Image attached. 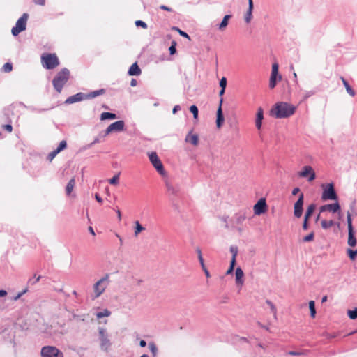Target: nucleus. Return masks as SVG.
<instances>
[{"label": "nucleus", "mask_w": 357, "mask_h": 357, "mask_svg": "<svg viewBox=\"0 0 357 357\" xmlns=\"http://www.w3.org/2000/svg\"><path fill=\"white\" fill-rule=\"evenodd\" d=\"M170 55H174L176 52V42L175 40L172 41L171 45L169 47Z\"/></svg>", "instance_id": "c03bdc74"}, {"label": "nucleus", "mask_w": 357, "mask_h": 357, "mask_svg": "<svg viewBox=\"0 0 357 357\" xmlns=\"http://www.w3.org/2000/svg\"><path fill=\"white\" fill-rule=\"evenodd\" d=\"M347 315L351 319H356L357 318V307H355L353 310H348Z\"/></svg>", "instance_id": "a19ab883"}, {"label": "nucleus", "mask_w": 357, "mask_h": 357, "mask_svg": "<svg viewBox=\"0 0 357 357\" xmlns=\"http://www.w3.org/2000/svg\"><path fill=\"white\" fill-rule=\"evenodd\" d=\"M135 24L137 27H141L142 29H147L148 27L147 24L145 22L140 20H136L135 22Z\"/></svg>", "instance_id": "09e8293b"}, {"label": "nucleus", "mask_w": 357, "mask_h": 357, "mask_svg": "<svg viewBox=\"0 0 357 357\" xmlns=\"http://www.w3.org/2000/svg\"><path fill=\"white\" fill-rule=\"evenodd\" d=\"M167 190L173 194V195H176L177 194V190L173 187L172 185H169V184H167Z\"/></svg>", "instance_id": "13d9d810"}, {"label": "nucleus", "mask_w": 357, "mask_h": 357, "mask_svg": "<svg viewBox=\"0 0 357 357\" xmlns=\"http://www.w3.org/2000/svg\"><path fill=\"white\" fill-rule=\"evenodd\" d=\"M268 206L265 198H260L254 205V213L256 215H260L265 213L267 211Z\"/></svg>", "instance_id": "4468645a"}, {"label": "nucleus", "mask_w": 357, "mask_h": 357, "mask_svg": "<svg viewBox=\"0 0 357 357\" xmlns=\"http://www.w3.org/2000/svg\"><path fill=\"white\" fill-rule=\"evenodd\" d=\"M106 93V90L105 89H100L98 90L90 91L88 93H85L86 100H90L95 98L99 96L104 95Z\"/></svg>", "instance_id": "5701e85b"}, {"label": "nucleus", "mask_w": 357, "mask_h": 357, "mask_svg": "<svg viewBox=\"0 0 357 357\" xmlns=\"http://www.w3.org/2000/svg\"><path fill=\"white\" fill-rule=\"evenodd\" d=\"M86 100L85 93L79 92L75 95L69 96L64 102L65 104L70 105Z\"/></svg>", "instance_id": "dca6fc26"}, {"label": "nucleus", "mask_w": 357, "mask_h": 357, "mask_svg": "<svg viewBox=\"0 0 357 357\" xmlns=\"http://www.w3.org/2000/svg\"><path fill=\"white\" fill-rule=\"evenodd\" d=\"M341 80L342 81V83L346 89L347 92L351 96H354L355 91L349 85V82L343 77H341Z\"/></svg>", "instance_id": "c756f323"}, {"label": "nucleus", "mask_w": 357, "mask_h": 357, "mask_svg": "<svg viewBox=\"0 0 357 357\" xmlns=\"http://www.w3.org/2000/svg\"><path fill=\"white\" fill-rule=\"evenodd\" d=\"M98 336L100 340V348L102 351L107 352L111 346L112 342L109 337V335L106 331L102 327L98 328Z\"/></svg>", "instance_id": "423d86ee"}, {"label": "nucleus", "mask_w": 357, "mask_h": 357, "mask_svg": "<svg viewBox=\"0 0 357 357\" xmlns=\"http://www.w3.org/2000/svg\"><path fill=\"white\" fill-rule=\"evenodd\" d=\"M189 110L192 114L193 118L197 119L199 114L198 107L195 105H192L190 107Z\"/></svg>", "instance_id": "58836bf2"}, {"label": "nucleus", "mask_w": 357, "mask_h": 357, "mask_svg": "<svg viewBox=\"0 0 357 357\" xmlns=\"http://www.w3.org/2000/svg\"><path fill=\"white\" fill-rule=\"evenodd\" d=\"M100 119L101 121L113 120L117 119V116L115 113L104 112L100 114Z\"/></svg>", "instance_id": "bb28decb"}, {"label": "nucleus", "mask_w": 357, "mask_h": 357, "mask_svg": "<svg viewBox=\"0 0 357 357\" xmlns=\"http://www.w3.org/2000/svg\"><path fill=\"white\" fill-rule=\"evenodd\" d=\"M225 121V117L222 112V107L220 106H218V108L217 109L216 113V126L218 128H220Z\"/></svg>", "instance_id": "412c9836"}, {"label": "nucleus", "mask_w": 357, "mask_h": 357, "mask_svg": "<svg viewBox=\"0 0 357 357\" xmlns=\"http://www.w3.org/2000/svg\"><path fill=\"white\" fill-rule=\"evenodd\" d=\"M335 222L333 220H323L321 222V227L324 229H328L332 226L335 225Z\"/></svg>", "instance_id": "f704fd0d"}, {"label": "nucleus", "mask_w": 357, "mask_h": 357, "mask_svg": "<svg viewBox=\"0 0 357 357\" xmlns=\"http://www.w3.org/2000/svg\"><path fill=\"white\" fill-rule=\"evenodd\" d=\"M29 18L28 13H24L16 22L15 25L11 29V33L13 36H18L21 32L26 29V23Z\"/></svg>", "instance_id": "0eeeda50"}, {"label": "nucleus", "mask_w": 357, "mask_h": 357, "mask_svg": "<svg viewBox=\"0 0 357 357\" xmlns=\"http://www.w3.org/2000/svg\"><path fill=\"white\" fill-rule=\"evenodd\" d=\"M314 238V233L313 231L310 232L309 234L306 235L303 237V242H310L312 241Z\"/></svg>", "instance_id": "de8ad7c7"}, {"label": "nucleus", "mask_w": 357, "mask_h": 357, "mask_svg": "<svg viewBox=\"0 0 357 357\" xmlns=\"http://www.w3.org/2000/svg\"><path fill=\"white\" fill-rule=\"evenodd\" d=\"M41 357H64L63 353L55 346H43L40 350Z\"/></svg>", "instance_id": "1a4fd4ad"}, {"label": "nucleus", "mask_w": 357, "mask_h": 357, "mask_svg": "<svg viewBox=\"0 0 357 357\" xmlns=\"http://www.w3.org/2000/svg\"><path fill=\"white\" fill-rule=\"evenodd\" d=\"M70 70L66 68H62L56 73L52 80L54 89L58 92L61 93L66 83L69 80Z\"/></svg>", "instance_id": "f03ea898"}, {"label": "nucleus", "mask_w": 357, "mask_h": 357, "mask_svg": "<svg viewBox=\"0 0 357 357\" xmlns=\"http://www.w3.org/2000/svg\"><path fill=\"white\" fill-rule=\"evenodd\" d=\"M135 236H137L139 233L145 230V227H143L138 220L135 222Z\"/></svg>", "instance_id": "473e14b6"}, {"label": "nucleus", "mask_w": 357, "mask_h": 357, "mask_svg": "<svg viewBox=\"0 0 357 357\" xmlns=\"http://www.w3.org/2000/svg\"><path fill=\"white\" fill-rule=\"evenodd\" d=\"M67 142L66 140H62L61 142H60V143L59 144L58 146L55 150L58 153H59L61 151L66 149L67 148Z\"/></svg>", "instance_id": "4c0bfd02"}, {"label": "nucleus", "mask_w": 357, "mask_h": 357, "mask_svg": "<svg viewBox=\"0 0 357 357\" xmlns=\"http://www.w3.org/2000/svg\"><path fill=\"white\" fill-rule=\"evenodd\" d=\"M253 8H254V3H248V9L245 15V22L246 23H250L252 20Z\"/></svg>", "instance_id": "cd10ccee"}, {"label": "nucleus", "mask_w": 357, "mask_h": 357, "mask_svg": "<svg viewBox=\"0 0 357 357\" xmlns=\"http://www.w3.org/2000/svg\"><path fill=\"white\" fill-rule=\"evenodd\" d=\"M335 202L332 204H324L319 208V212L323 213L326 211H331L333 213H340L341 207L338 200H334Z\"/></svg>", "instance_id": "2eb2a0df"}, {"label": "nucleus", "mask_w": 357, "mask_h": 357, "mask_svg": "<svg viewBox=\"0 0 357 357\" xmlns=\"http://www.w3.org/2000/svg\"><path fill=\"white\" fill-rule=\"evenodd\" d=\"M264 119V109L262 107H259L256 114L255 126L257 130H260L262 128V121Z\"/></svg>", "instance_id": "a211bd4d"}, {"label": "nucleus", "mask_w": 357, "mask_h": 357, "mask_svg": "<svg viewBox=\"0 0 357 357\" xmlns=\"http://www.w3.org/2000/svg\"><path fill=\"white\" fill-rule=\"evenodd\" d=\"M149 159L151 162L153 167L156 169V171L162 176L165 174V170L164 169V166L159 158L158 154L155 151H152L148 153Z\"/></svg>", "instance_id": "9d476101"}, {"label": "nucleus", "mask_w": 357, "mask_h": 357, "mask_svg": "<svg viewBox=\"0 0 357 357\" xmlns=\"http://www.w3.org/2000/svg\"><path fill=\"white\" fill-rule=\"evenodd\" d=\"M3 128L8 132H11L13 131V126L10 123L3 125Z\"/></svg>", "instance_id": "bf43d9fd"}, {"label": "nucleus", "mask_w": 357, "mask_h": 357, "mask_svg": "<svg viewBox=\"0 0 357 357\" xmlns=\"http://www.w3.org/2000/svg\"><path fill=\"white\" fill-rule=\"evenodd\" d=\"M109 126L113 132H119L125 130V122L123 120H119L112 123Z\"/></svg>", "instance_id": "f3484780"}, {"label": "nucleus", "mask_w": 357, "mask_h": 357, "mask_svg": "<svg viewBox=\"0 0 357 357\" xmlns=\"http://www.w3.org/2000/svg\"><path fill=\"white\" fill-rule=\"evenodd\" d=\"M172 29L178 31L182 37L190 39L189 35L185 31L181 30L178 27L173 26Z\"/></svg>", "instance_id": "49530a36"}, {"label": "nucleus", "mask_w": 357, "mask_h": 357, "mask_svg": "<svg viewBox=\"0 0 357 357\" xmlns=\"http://www.w3.org/2000/svg\"><path fill=\"white\" fill-rule=\"evenodd\" d=\"M43 67L47 70H52L59 65V60L56 54L47 53L41 56Z\"/></svg>", "instance_id": "20e7f679"}, {"label": "nucleus", "mask_w": 357, "mask_h": 357, "mask_svg": "<svg viewBox=\"0 0 357 357\" xmlns=\"http://www.w3.org/2000/svg\"><path fill=\"white\" fill-rule=\"evenodd\" d=\"M57 154H59V153H58L56 151V150L54 149V151H52V152H50V153L48 154V155H47V159L48 160H50V161H52V160L56 157V155Z\"/></svg>", "instance_id": "4d7b16f0"}, {"label": "nucleus", "mask_w": 357, "mask_h": 357, "mask_svg": "<svg viewBox=\"0 0 357 357\" xmlns=\"http://www.w3.org/2000/svg\"><path fill=\"white\" fill-rule=\"evenodd\" d=\"M113 132L112 131V129L109 126H108L103 132H100V136H101L102 137H106L107 135H109L110 133Z\"/></svg>", "instance_id": "5fc2aeb1"}, {"label": "nucleus", "mask_w": 357, "mask_h": 357, "mask_svg": "<svg viewBox=\"0 0 357 357\" xmlns=\"http://www.w3.org/2000/svg\"><path fill=\"white\" fill-rule=\"evenodd\" d=\"M232 17L231 15H225L221 22L218 24V29L220 31H224L229 24V20Z\"/></svg>", "instance_id": "a878e982"}, {"label": "nucleus", "mask_w": 357, "mask_h": 357, "mask_svg": "<svg viewBox=\"0 0 357 357\" xmlns=\"http://www.w3.org/2000/svg\"><path fill=\"white\" fill-rule=\"evenodd\" d=\"M309 309L310 310H316L315 309V302L314 301H309Z\"/></svg>", "instance_id": "e2e57ef3"}, {"label": "nucleus", "mask_w": 357, "mask_h": 357, "mask_svg": "<svg viewBox=\"0 0 357 357\" xmlns=\"http://www.w3.org/2000/svg\"><path fill=\"white\" fill-rule=\"evenodd\" d=\"M304 195L301 193L294 205V214L296 218H301L303 212Z\"/></svg>", "instance_id": "ddd939ff"}, {"label": "nucleus", "mask_w": 357, "mask_h": 357, "mask_svg": "<svg viewBox=\"0 0 357 357\" xmlns=\"http://www.w3.org/2000/svg\"><path fill=\"white\" fill-rule=\"evenodd\" d=\"M227 83V78L225 77H222L219 82L220 87L226 89Z\"/></svg>", "instance_id": "864d4df0"}, {"label": "nucleus", "mask_w": 357, "mask_h": 357, "mask_svg": "<svg viewBox=\"0 0 357 357\" xmlns=\"http://www.w3.org/2000/svg\"><path fill=\"white\" fill-rule=\"evenodd\" d=\"M296 110V107L287 102H276L270 110V115L276 119H286L292 116Z\"/></svg>", "instance_id": "f257e3e1"}, {"label": "nucleus", "mask_w": 357, "mask_h": 357, "mask_svg": "<svg viewBox=\"0 0 357 357\" xmlns=\"http://www.w3.org/2000/svg\"><path fill=\"white\" fill-rule=\"evenodd\" d=\"M316 208L317 205L315 204L312 203L310 204L306 209L304 217L308 218L310 219L314 213Z\"/></svg>", "instance_id": "c85d7f7f"}, {"label": "nucleus", "mask_w": 357, "mask_h": 357, "mask_svg": "<svg viewBox=\"0 0 357 357\" xmlns=\"http://www.w3.org/2000/svg\"><path fill=\"white\" fill-rule=\"evenodd\" d=\"M236 264V262L230 261L229 267L226 272L227 275H230V274L233 273Z\"/></svg>", "instance_id": "3c124183"}, {"label": "nucleus", "mask_w": 357, "mask_h": 357, "mask_svg": "<svg viewBox=\"0 0 357 357\" xmlns=\"http://www.w3.org/2000/svg\"><path fill=\"white\" fill-rule=\"evenodd\" d=\"M109 274H106L100 280L96 282L93 285L94 295L92 296V299L94 300L98 298L105 290L109 284Z\"/></svg>", "instance_id": "39448f33"}, {"label": "nucleus", "mask_w": 357, "mask_h": 357, "mask_svg": "<svg viewBox=\"0 0 357 357\" xmlns=\"http://www.w3.org/2000/svg\"><path fill=\"white\" fill-rule=\"evenodd\" d=\"M100 138H102L101 136H100V135L95 137L93 141L92 142V144L93 145L96 144H98V143H100Z\"/></svg>", "instance_id": "338daca9"}, {"label": "nucleus", "mask_w": 357, "mask_h": 357, "mask_svg": "<svg viewBox=\"0 0 357 357\" xmlns=\"http://www.w3.org/2000/svg\"><path fill=\"white\" fill-rule=\"evenodd\" d=\"M113 132L112 131V129L109 126H108L103 132H100V136H101L102 137H106L107 135H109L110 133Z\"/></svg>", "instance_id": "6e6d98bb"}, {"label": "nucleus", "mask_w": 357, "mask_h": 357, "mask_svg": "<svg viewBox=\"0 0 357 357\" xmlns=\"http://www.w3.org/2000/svg\"><path fill=\"white\" fill-rule=\"evenodd\" d=\"M185 142L191 143L194 146H197L199 143V137L196 134H191L190 132L185 137Z\"/></svg>", "instance_id": "393cba45"}, {"label": "nucleus", "mask_w": 357, "mask_h": 357, "mask_svg": "<svg viewBox=\"0 0 357 357\" xmlns=\"http://www.w3.org/2000/svg\"><path fill=\"white\" fill-rule=\"evenodd\" d=\"M119 175H120V173H118V174H115L112 178H109V184L113 185H117L119 182Z\"/></svg>", "instance_id": "37998d69"}, {"label": "nucleus", "mask_w": 357, "mask_h": 357, "mask_svg": "<svg viewBox=\"0 0 357 357\" xmlns=\"http://www.w3.org/2000/svg\"><path fill=\"white\" fill-rule=\"evenodd\" d=\"M279 66L277 63L272 65L271 73L269 79V87L273 89L277 85L278 82L282 79V76L279 74Z\"/></svg>", "instance_id": "9b49d317"}, {"label": "nucleus", "mask_w": 357, "mask_h": 357, "mask_svg": "<svg viewBox=\"0 0 357 357\" xmlns=\"http://www.w3.org/2000/svg\"><path fill=\"white\" fill-rule=\"evenodd\" d=\"M196 251H197V255H198L199 261L200 263V265L202 266V270L204 272V274H205L206 277V278H210L211 277V274H210L208 270L206 268V266L204 264V259H203V257H202L201 249L197 248L196 249Z\"/></svg>", "instance_id": "aec40b11"}, {"label": "nucleus", "mask_w": 357, "mask_h": 357, "mask_svg": "<svg viewBox=\"0 0 357 357\" xmlns=\"http://www.w3.org/2000/svg\"><path fill=\"white\" fill-rule=\"evenodd\" d=\"M93 144L92 142L90 143V144H86L84 145V146H82V148H80V151H86L87 149H89L90 148H91L93 146Z\"/></svg>", "instance_id": "052dcab7"}, {"label": "nucleus", "mask_w": 357, "mask_h": 357, "mask_svg": "<svg viewBox=\"0 0 357 357\" xmlns=\"http://www.w3.org/2000/svg\"><path fill=\"white\" fill-rule=\"evenodd\" d=\"M75 178H71L68 183H67L66 185V195H70L74 186H75Z\"/></svg>", "instance_id": "7c9ffc66"}, {"label": "nucleus", "mask_w": 357, "mask_h": 357, "mask_svg": "<svg viewBox=\"0 0 357 357\" xmlns=\"http://www.w3.org/2000/svg\"><path fill=\"white\" fill-rule=\"evenodd\" d=\"M246 215L245 213H238L235 215V220L237 224H242L243 222L245 220Z\"/></svg>", "instance_id": "c9c22d12"}, {"label": "nucleus", "mask_w": 357, "mask_h": 357, "mask_svg": "<svg viewBox=\"0 0 357 357\" xmlns=\"http://www.w3.org/2000/svg\"><path fill=\"white\" fill-rule=\"evenodd\" d=\"M229 250L232 255L231 261L236 262V257L238 255V247L236 245H231Z\"/></svg>", "instance_id": "72a5a7b5"}, {"label": "nucleus", "mask_w": 357, "mask_h": 357, "mask_svg": "<svg viewBox=\"0 0 357 357\" xmlns=\"http://www.w3.org/2000/svg\"><path fill=\"white\" fill-rule=\"evenodd\" d=\"M42 277L40 275L36 277V275H34L33 277L31 278L28 280V284L33 285L36 284L41 278Z\"/></svg>", "instance_id": "a18cd8bd"}, {"label": "nucleus", "mask_w": 357, "mask_h": 357, "mask_svg": "<svg viewBox=\"0 0 357 357\" xmlns=\"http://www.w3.org/2000/svg\"><path fill=\"white\" fill-rule=\"evenodd\" d=\"M347 254L351 261H354L357 257V249L353 250L351 248H348L347 250Z\"/></svg>", "instance_id": "e433bc0d"}, {"label": "nucleus", "mask_w": 357, "mask_h": 357, "mask_svg": "<svg viewBox=\"0 0 357 357\" xmlns=\"http://www.w3.org/2000/svg\"><path fill=\"white\" fill-rule=\"evenodd\" d=\"M243 278H244L243 271L242 270V268L240 266L237 267L236 268V271H235V280H236V285H238V286L243 285V284L244 282Z\"/></svg>", "instance_id": "6ab92c4d"}, {"label": "nucleus", "mask_w": 357, "mask_h": 357, "mask_svg": "<svg viewBox=\"0 0 357 357\" xmlns=\"http://www.w3.org/2000/svg\"><path fill=\"white\" fill-rule=\"evenodd\" d=\"M34 3L36 5L44 6L45 4V0H33Z\"/></svg>", "instance_id": "0e129e2a"}, {"label": "nucleus", "mask_w": 357, "mask_h": 357, "mask_svg": "<svg viewBox=\"0 0 357 357\" xmlns=\"http://www.w3.org/2000/svg\"><path fill=\"white\" fill-rule=\"evenodd\" d=\"M3 70L6 73H9V72L12 71V70H13V64L11 63H10V62L6 63L3 66Z\"/></svg>", "instance_id": "8fccbe9b"}, {"label": "nucleus", "mask_w": 357, "mask_h": 357, "mask_svg": "<svg viewBox=\"0 0 357 357\" xmlns=\"http://www.w3.org/2000/svg\"><path fill=\"white\" fill-rule=\"evenodd\" d=\"M347 220L348 227V241L347 243L350 247H355L357 245L356 232L352 224L351 215L350 211H347Z\"/></svg>", "instance_id": "6e6552de"}, {"label": "nucleus", "mask_w": 357, "mask_h": 357, "mask_svg": "<svg viewBox=\"0 0 357 357\" xmlns=\"http://www.w3.org/2000/svg\"><path fill=\"white\" fill-rule=\"evenodd\" d=\"M23 106L24 108H26L29 111H30L31 112L38 113V114L49 111L54 107V106H52L50 108H38L33 105H26L24 104H23Z\"/></svg>", "instance_id": "b1692460"}, {"label": "nucleus", "mask_w": 357, "mask_h": 357, "mask_svg": "<svg viewBox=\"0 0 357 357\" xmlns=\"http://www.w3.org/2000/svg\"><path fill=\"white\" fill-rule=\"evenodd\" d=\"M266 303L270 307L271 312L273 314L274 317L276 319L277 309L275 305L269 300H266Z\"/></svg>", "instance_id": "79ce46f5"}, {"label": "nucleus", "mask_w": 357, "mask_h": 357, "mask_svg": "<svg viewBox=\"0 0 357 357\" xmlns=\"http://www.w3.org/2000/svg\"><path fill=\"white\" fill-rule=\"evenodd\" d=\"M160 8L161 10H166V11H168V12H172V9L165 5H161L160 6Z\"/></svg>", "instance_id": "69168bd1"}, {"label": "nucleus", "mask_w": 357, "mask_h": 357, "mask_svg": "<svg viewBox=\"0 0 357 357\" xmlns=\"http://www.w3.org/2000/svg\"><path fill=\"white\" fill-rule=\"evenodd\" d=\"M141 73L142 70L139 65L137 64V62H135L134 63H132L128 71V74L130 76H139L141 75Z\"/></svg>", "instance_id": "4be33fe9"}, {"label": "nucleus", "mask_w": 357, "mask_h": 357, "mask_svg": "<svg viewBox=\"0 0 357 357\" xmlns=\"http://www.w3.org/2000/svg\"><path fill=\"white\" fill-rule=\"evenodd\" d=\"M309 227V218L304 217L302 228L303 230H307Z\"/></svg>", "instance_id": "603ef678"}, {"label": "nucleus", "mask_w": 357, "mask_h": 357, "mask_svg": "<svg viewBox=\"0 0 357 357\" xmlns=\"http://www.w3.org/2000/svg\"><path fill=\"white\" fill-rule=\"evenodd\" d=\"M111 314V312L107 309H105L102 311L98 312L96 314V317L98 319L103 318L105 317H109Z\"/></svg>", "instance_id": "ea45409f"}, {"label": "nucleus", "mask_w": 357, "mask_h": 357, "mask_svg": "<svg viewBox=\"0 0 357 357\" xmlns=\"http://www.w3.org/2000/svg\"><path fill=\"white\" fill-rule=\"evenodd\" d=\"M181 110V106L178 105H175L174 107H173V109H172V113L174 114H176L178 111Z\"/></svg>", "instance_id": "774afa93"}, {"label": "nucleus", "mask_w": 357, "mask_h": 357, "mask_svg": "<svg viewBox=\"0 0 357 357\" xmlns=\"http://www.w3.org/2000/svg\"><path fill=\"white\" fill-rule=\"evenodd\" d=\"M149 348L152 354V357H157L158 349L155 344L153 342H150L149 343Z\"/></svg>", "instance_id": "2f4dec72"}, {"label": "nucleus", "mask_w": 357, "mask_h": 357, "mask_svg": "<svg viewBox=\"0 0 357 357\" xmlns=\"http://www.w3.org/2000/svg\"><path fill=\"white\" fill-rule=\"evenodd\" d=\"M301 178H307L309 182L314 181L316 178V174L313 168L310 165H305L303 167L302 170L298 173Z\"/></svg>", "instance_id": "f8f14e48"}, {"label": "nucleus", "mask_w": 357, "mask_h": 357, "mask_svg": "<svg viewBox=\"0 0 357 357\" xmlns=\"http://www.w3.org/2000/svg\"><path fill=\"white\" fill-rule=\"evenodd\" d=\"M314 94V91H305V93L304 95V99L305 100Z\"/></svg>", "instance_id": "680f3d73"}, {"label": "nucleus", "mask_w": 357, "mask_h": 357, "mask_svg": "<svg viewBox=\"0 0 357 357\" xmlns=\"http://www.w3.org/2000/svg\"><path fill=\"white\" fill-rule=\"evenodd\" d=\"M323 191L321 199L323 201L338 200V195L335 189V185L333 182L329 183H323L321 185Z\"/></svg>", "instance_id": "7ed1b4c3"}]
</instances>
